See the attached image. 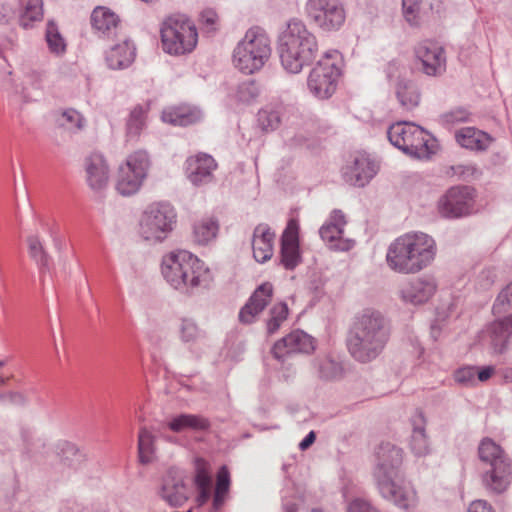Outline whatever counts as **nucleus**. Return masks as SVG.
Returning <instances> with one entry per match:
<instances>
[{
	"label": "nucleus",
	"mask_w": 512,
	"mask_h": 512,
	"mask_svg": "<svg viewBox=\"0 0 512 512\" xmlns=\"http://www.w3.org/2000/svg\"><path fill=\"white\" fill-rule=\"evenodd\" d=\"M86 182L94 191H102L109 181V166L100 153H91L85 158Z\"/></svg>",
	"instance_id": "4be33fe9"
},
{
	"label": "nucleus",
	"mask_w": 512,
	"mask_h": 512,
	"mask_svg": "<svg viewBox=\"0 0 512 512\" xmlns=\"http://www.w3.org/2000/svg\"><path fill=\"white\" fill-rule=\"evenodd\" d=\"M231 479L226 466H221L216 475V486L213 495V508L219 510L229 497Z\"/></svg>",
	"instance_id": "f704fd0d"
},
{
	"label": "nucleus",
	"mask_w": 512,
	"mask_h": 512,
	"mask_svg": "<svg viewBox=\"0 0 512 512\" xmlns=\"http://www.w3.org/2000/svg\"><path fill=\"white\" fill-rule=\"evenodd\" d=\"M271 52V42L267 34L259 27H253L237 43L232 62L240 72L251 75L264 67Z\"/></svg>",
	"instance_id": "0eeeda50"
},
{
	"label": "nucleus",
	"mask_w": 512,
	"mask_h": 512,
	"mask_svg": "<svg viewBox=\"0 0 512 512\" xmlns=\"http://www.w3.org/2000/svg\"><path fill=\"white\" fill-rule=\"evenodd\" d=\"M396 97L401 107L411 111L419 105L420 92L418 87L411 81L399 80L396 85Z\"/></svg>",
	"instance_id": "2f4dec72"
},
{
	"label": "nucleus",
	"mask_w": 512,
	"mask_h": 512,
	"mask_svg": "<svg viewBox=\"0 0 512 512\" xmlns=\"http://www.w3.org/2000/svg\"><path fill=\"white\" fill-rule=\"evenodd\" d=\"M316 434L314 431H310L306 437L299 443V449L305 451L308 449L315 441Z\"/></svg>",
	"instance_id": "0e129e2a"
},
{
	"label": "nucleus",
	"mask_w": 512,
	"mask_h": 512,
	"mask_svg": "<svg viewBox=\"0 0 512 512\" xmlns=\"http://www.w3.org/2000/svg\"><path fill=\"white\" fill-rule=\"evenodd\" d=\"M413 430L410 439V450L416 457H424L431 452L430 442L425 430V419L418 412L412 419Z\"/></svg>",
	"instance_id": "cd10ccee"
},
{
	"label": "nucleus",
	"mask_w": 512,
	"mask_h": 512,
	"mask_svg": "<svg viewBox=\"0 0 512 512\" xmlns=\"http://www.w3.org/2000/svg\"><path fill=\"white\" fill-rule=\"evenodd\" d=\"M346 223L343 212L335 209L331 212L329 219L319 229L320 237L323 241L328 243L330 248L341 251H346L351 248V241L343 239Z\"/></svg>",
	"instance_id": "6ab92c4d"
},
{
	"label": "nucleus",
	"mask_w": 512,
	"mask_h": 512,
	"mask_svg": "<svg viewBox=\"0 0 512 512\" xmlns=\"http://www.w3.org/2000/svg\"><path fill=\"white\" fill-rule=\"evenodd\" d=\"M288 306L284 302L275 304L270 310V317L267 321L268 334H274L279 330L283 322L288 317Z\"/></svg>",
	"instance_id": "79ce46f5"
},
{
	"label": "nucleus",
	"mask_w": 512,
	"mask_h": 512,
	"mask_svg": "<svg viewBox=\"0 0 512 512\" xmlns=\"http://www.w3.org/2000/svg\"><path fill=\"white\" fill-rule=\"evenodd\" d=\"M160 36L163 51L174 56L191 53L198 43L194 22L181 13L171 14L162 21Z\"/></svg>",
	"instance_id": "6e6552de"
},
{
	"label": "nucleus",
	"mask_w": 512,
	"mask_h": 512,
	"mask_svg": "<svg viewBox=\"0 0 512 512\" xmlns=\"http://www.w3.org/2000/svg\"><path fill=\"white\" fill-rule=\"evenodd\" d=\"M201 117L198 110L188 106L169 107L162 112V120L178 126H187L197 122Z\"/></svg>",
	"instance_id": "7c9ffc66"
},
{
	"label": "nucleus",
	"mask_w": 512,
	"mask_h": 512,
	"mask_svg": "<svg viewBox=\"0 0 512 512\" xmlns=\"http://www.w3.org/2000/svg\"><path fill=\"white\" fill-rule=\"evenodd\" d=\"M286 512H296V509L293 506H289L286 508Z\"/></svg>",
	"instance_id": "338daca9"
},
{
	"label": "nucleus",
	"mask_w": 512,
	"mask_h": 512,
	"mask_svg": "<svg viewBox=\"0 0 512 512\" xmlns=\"http://www.w3.org/2000/svg\"><path fill=\"white\" fill-rule=\"evenodd\" d=\"M135 56L136 48L134 44L125 39L110 48L106 54V62L111 69H125L134 62Z\"/></svg>",
	"instance_id": "a878e982"
},
{
	"label": "nucleus",
	"mask_w": 512,
	"mask_h": 512,
	"mask_svg": "<svg viewBox=\"0 0 512 512\" xmlns=\"http://www.w3.org/2000/svg\"><path fill=\"white\" fill-rule=\"evenodd\" d=\"M217 167L218 164L211 155L198 153L186 159L185 174L194 186H203L214 181Z\"/></svg>",
	"instance_id": "f3484780"
},
{
	"label": "nucleus",
	"mask_w": 512,
	"mask_h": 512,
	"mask_svg": "<svg viewBox=\"0 0 512 512\" xmlns=\"http://www.w3.org/2000/svg\"><path fill=\"white\" fill-rule=\"evenodd\" d=\"M318 376L325 380H335L342 376V365L330 356L318 357L314 360Z\"/></svg>",
	"instance_id": "e433bc0d"
},
{
	"label": "nucleus",
	"mask_w": 512,
	"mask_h": 512,
	"mask_svg": "<svg viewBox=\"0 0 512 512\" xmlns=\"http://www.w3.org/2000/svg\"><path fill=\"white\" fill-rule=\"evenodd\" d=\"M489 346L493 353L503 354L507 351L512 337V313L496 320L488 327Z\"/></svg>",
	"instance_id": "b1692460"
},
{
	"label": "nucleus",
	"mask_w": 512,
	"mask_h": 512,
	"mask_svg": "<svg viewBox=\"0 0 512 512\" xmlns=\"http://www.w3.org/2000/svg\"><path fill=\"white\" fill-rule=\"evenodd\" d=\"M257 122L263 131H273L280 125V112L272 107H265L258 112Z\"/></svg>",
	"instance_id": "a19ab883"
},
{
	"label": "nucleus",
	"mask_w": 512,
	"mask_h": 512,
	"mask_svg": "<svg viewBox=\"0 0 512 512\" xmlns=\"http://www.w3.org/2000/svg\"><path fill=\"white\" fill-rule=\"evenodd\" d=\"M311 512H323V511L320 509H312Z\"/></svg>",
	"instance_id": "774afa93"
},
{
	"label": "nucleus",
	"mask_w": 512,
	"mask_h": 512,
	"mask_svg": "<svg viewBox=\"0 0 512 512\" xmlns=\"http://www.w3.org/2000/svg\"><path fill=\"white\" fill-rule=\"evenodd\" d=\"M58 455L61 460L68 466H74L83 458V454L79 451L77 446L68 441H62L58 444Z\"/></svg>",
	"instance_id": "c03bdc74"
},
{
	"label": "nucleus",
	"mask_w": 512,
	"mask_h": 512,
	"mask_svg": "<svg viewBox=\"0 0 512 512\" xmlns=\"http://www.w3.org/2000/svg\"><path fill=\"white\" fill-rule=\"evenodd\" d=\"M415 56L421 64L419 68L428 76H439L446 70L444 49L435 42L423 41L415 47Z\"/></svg>",
	"instance_id": "dca6fc26"
},
{
	"label": "nucleus",
	"mask_w": 512,
	"mask_h": 512,
	"mask_svg": "<svg viewBox=\"0 0 512 512\" xmlns=\"http://www.w3.org/2000/svg\"><path fill=\"white\" fill-rule=\"evenodd\" d=\"M155 437L146 428L142 427L138 434V455L142 464H149L154 459Z\"/></svg>",
	"instance_id": "4c0bfd02"
},
{
	"label": "nucleus",
	"mask_w": 512,
	"mask_h": 512,
	"mask_svg": "<svg viewBox=\"0 0 512 512\" xmlns=\"http://www.w3.org/2000/svg\"><path fill=\"white\" fill-rule=\"evenodd\" d=\"M437 290L433 277L422 276L403 283L399 288V296L404 303L421 305L429 301Z\"/></svg>",
	"instance_id": "a211bd4d"
},
{
	"label": "nucleus",
	"mask_w": 512,
	"mask_h": 512,
	"mask_svg": "<svg viewBox=\"0 0 512 512\" xmlns=\"http://www.w3.org/2000/svg\"><path fill=\"white\" fill-rule=\"evenodd\" d=\"M300 262L298 243H281V264L287 269H294Z\"/></svg>",
	"instance_id": "37998d69"
},
{
	"label": "nucleus",
	"mask_w": 512,
	"mask_h": 512,
	"mask_svg": "<svg viewBox=\"0 0 512 512\" xmlns=\"http://www.w3.org/2000/svg\"><path fill=\"white\" fill-rule=\"evenodd\" d=\"M199 21L207 32H215L219 28V16L212 8L204 9L200 14Z\"/></svg>",
	"instance_id": "603ef678"
},
{
	"label": "nucleus",
	"mask_w": 512,
	"mask_h": 512,
	"mask_svg": "<svg viewBox=\"0 0 512 512\" xmlns=\"http://www.w3.org/2000/svg\"><path fill=\"white\" fill-rule=\"evenodd\" d=\"M85 122L82 114L72 108L63 110L57 119L59 126L71 132L81 131L85 126Z\"/></svg>",
	"instance_id": "ea45409f"
},
{
	"label": "nucleus",
	"mask_w": 512,
	"mask_h": 512,
	"mask_svg": "<svg viewBox=\"0 0 512 512\" xmlns=\"http://www.w3.org/2000/svg\"><path fill=\"white\" fill-rule=\"evenodd\" d=\"M43 1L27 0L19 12V24L25 29L32 28L43 20Z\"/></svg>",
	"instance_id": "72a5a7b5"
},
{
	"label": "nucleus",
	"mask_w": 512,
	"mask_h": 512,
	"mask_svg": "<svg viewBox=\"0 0 512 512\" xmlns=\"http://www.w3.org/2000/svg\"><path fill=\"white\" fill-rule=\"evenodd\" d=\"M204 336V333L191 319H182L180 324V337L185 343H195Z\"/></svg>",
	"instance_id": "a18cd8bd"
},
{
	"label": "nucleus",
	"mask_w": 512,
	"mask_h": 512,
	"mask_svg": "<svg viewBox=\"0 0 512 512\" xmlns=\"http://www.w3.org/2000/svg\"><path fill=\"white\" fill-rule=\"evenodd\" d=\"M196 501L199 506H203L211 497V486L198 487Z\"/></svg>",
	"instance_id": "680f3d73"
},
{
	"label": "nucleus",
	"mask_w": 512,
	"mask_h": 512,
	"mask_svg": "<svg viewBox=\"0 0 512 512\" xmlns=\"http://www.w3.org/2000/svg\"><path fill=\"white\" fill-rule=\"evenodd\" d=\"M377 173V165L364 153L355 155L343 172L345 181L353 186L364 187Z\"/></svg>",
	"instance_id": "aec40b11"
},
{
	"label": "nucleus",
	"mask_w": 512,
	"mask_h": 512,
	"mask_svg": "<svg viewBox=\"0 0 512 512\" xmlns=\"http://www.w3.org/2000/svg\"><path fill=\"white\" fill-rule=\"evenodd\" d=\"M404 17L411 25L418 24L420 4L418 0H402Z\"/></svg>",
	"instance_id": "864d4df0"
},
{
	"label": "nucleus",
	"mask_w": 512,
	"mask_h": 512,
	"mask_svg": "<svg viewBox=\"0 0 512 512\" xmlns=\"http://www.w3.org/2000/svg\"><path fill=\"white\" fill-rule=\"evenodd\" d=\"M390 143L405 154L427 158L432 153L430 135L420 126L407 121L392 124L387 131Z\"/></svg>",
	"instance_id": "1a4fd4ad"
},
{
	"label": "nucleus",
	"mask_w": 512,
	"mask_h": 512,
	"mask_svg": "<svg viewBox=\"0 0 512 512\" xmlns=\"http://www.w3.org/2000/svg\"><path fill=\"white\" fill-rule=\"evenodd\" d=\"M278 53L282 67L289 73H300L318 53L316 36L299 19L288 21L279 35Z\"/></svg>",
	"instance_id": "7ed1b4c3"
},
{
	"label": "nucleus",
	"mask_w": 512,
	"mask_h": 512,
	"mask_svg": "<svg viewBox=\"0 0 512 512\" xmlns=\"http://www.w3.org/2000/svg\"><path fill=\"white\" fill-rule=\"evenodd\" d=\"M468 512H495L493 507L482 499L474 500L468 507Z\"/></svg>",
	"instance_id": "bf43d9fd"
},
{
	"label": "nucleus",
	"mask_w": 512,
	"mask_h": 512,
	"mask_svg": "<svg viewBox=\"0 0 512 512\" xmlns=\"http://www.w3.org/2000/svg\"><path fill=\"white\" fill-rule=\"evenodd\" d=\"M469 112L463 108L454 109L442 115V121L448 125H454L469 120Z\"/></svg>",
	"instance_id": "5fc2aeb1"
},
{
	"label": "nucleus",
	"mask_w": 512,
	"mask_h": 512,
	"mask_svg": "<svg viewBox=\"0 0 512 512\" xmlns=\"http://www.w3.org/2000/svg\"><path fill=\"white\" fill-rule=\"evenodd\" d=\"M298 223L296 220H290L282 235L281 243H298Z\"/></svg>",
	"instance_id": "4d7b16f0"
},
{
	"label": "nucleus",
	"mask_w": 512,
	"mask_h": 512,
	"mask_svg": "<svg viewBox=\"0 0 512 512\" xmlns=\"http://www.w3.org/2000/svg\"><path fill=\"white\" fill-rule=\"evenodd\" d=\"M161 270L173 288L186 292L201 286L208 274L204 263L186 250L173 251L164 256Z\"/></svg>",
	"instance_id": "423d86ee"
},
{
	"label": "nucleus",
	"mask_w": 512,
	"mask_h": 512,
	"mask_svg": "<svg viewBox=\"0 0 512 512\" xmlns=\"http://www.w3.org/2000/svg\"><path fill=\"white\" fill-rule=\"evenodd\" d=\"M512 306V282L509 283L505 288L498 294L492 311L495 315L505 313Z\"/></svg>",
	"instance_id": "de8ad7c7"
},
{
	"label": "nucleus",
	"mask_w": 512,
	"mask_h": 512,
	"mask_svg": "<svg viewBox=\"0 0 512 512\" xmlns=\"http://www.w3.org/2000/svg\"><path fill=\"white\" fill-rule=\"evenodd\" d=\"M30 79V82L35 85L37 88L40 87L41 82V74L33 72L30 75L27 76Z\"/></svg>",
	"instance_id": "69168bd1"
},
{
	"label": "nucleus",
	"mask_w": 512,
	"mask_h": 512,
	"mask_svg": "<svg viewBox=\"0 0 512 512\" xmlns=\"http://www.w3.org/2000/svg\"><path fill=\"white\" fill-rule=\"evenodd\" d=\"M273 296V285L269 282L262 283L252 293L246 304L239 312V321L243 324H251L256 317L266 308Z\"/></svg>",
	"instance_id": "412c9836"
},
{
	"label": "nucleus",
	"mask_w": 512,
	"mask_h": 512,
	"mask_svg": "<svg viewBox=\"0 0 512 512\" xmlns=\"http://www.w3.org/2000/svg\"><path fill=\"white\" fill-rule=\"evenodd\" d=\"M177 213L172 205L165 202L150 205L140 221V233L145 240L162 242L173 231Z\"/></svg>",
	"instance_id": "9b49d317"
},
{
	"label": "nucleus",
	"mask_w": 512,
	"mask_h": 512,
	"mask_svg": "<svg viewBox=\"0 0 512 512\" xmlns=\"http://www.w3.org/2000/svg\"><path fill=\"white\" fill-rule=\"evenodd\" d=\"M455 138L461 147L475 151L486 150L493 140L489 134L474 127L459 129L455 133Z\"/></svg>",
	"instance_id": "bb28decb"
},
{
	"label": "nucleus",
	"mask_w": 512,
	"mask_h": 512,
	"mask_svg": "<svg viewBox=\"0 0 512 512\" xmlns=\"http://www.w3.org/2000/svg\"><path fill=\"white\" fill-rule=\"evenodd\" d=\"M481 463L480 480L489 495H500L508 490L512 482V460L505 450L489 437L478 445Z\"/></svg>",
	"instance_id": "39448f33"
},
{
	"label": "nucleus",
	"mask_w": 512,
	"mask_h": 512,
	"mask_svg": "<svg viewBox=\"0 0 512 512\" xmlns=\"http://www.w3.org/2000/svg\"><path fill=\"white\" fill-rule=\"evenodd\" d=\"M46 41L50 50L54 53H62L65 51V42L60 35L56 24L53 21H49L46 27Z\"/></svg>",
	"instance_id": "49530a36"
},
{
	"label": "nucleus",
	"mask_w": 512,
	"mask_h": 512,
	"mask_svg": "<svg viewBox=\"0 0 512 512\" xmlns=\"http://www.w3.org/2000/svg\"><path fill=\"white\" fill-rule=\"evenodd\" d=\"M147 111V107L137 105L130 112L126 123V134L129 139H136L141 134L145 127Z\"/></svg>",
	"instance_id": "58836bf2"
},
{
	"label": "nucleus",
	"mask_w": 512,
	"mask_h": 512,
	"mask_svg": "<svg viewBox=\"0 0 512 512\" xmlns=\"http://www.w3.org/2000/svg\"><path fill=\"white\" fill-rule=\"evenodd\" d=\"M494 373V367L486 366L481 368L479 371H476L477 380L481 382H485L491 378Z\"/></svg>",
	"instance_id": "e2e57ef3"
},
{
	"label": "nucleus",
	"mask_w": 512,
	"mask_h": 512,
	"mask_svg": "<svg viewBox=\"0 0 512 512\" xmlns=\"http://www.w3.org/2000/svg\"><path fill=\"white\" fill-rule=\"evenodd\" d=\"M20 437L23 443V450L26 453L32 452L35 446L33 431L30 428L22 427L20 430Z\"/></svg>",
	"instance_id": "13d9d810"
},
{
	"label": "nucleus",
	"mask_w": 512,
	"mask_h": 512,
	"mask_svg": "<svg viewBox=\"0 0 512 512\" xmlns=\"http://www.w3.org/2000/svg\"><path fill=\"white\" fill-rule=\"evenodd\" d=\"M275 233L264 223L257 225L252 236L253 257L259 263H265L273 255Z\"/></svg>",
	"instance_id": "5701e85b"
},
{
	"label": "nucleus",
	"mask_w": 512,
	"mask_h": 512,
	"mask_svg": "<svg viewBox=\"0 0 512 512\" xmlns=\"http://www.w3.org/2000/svg\"><path fill=\"white\" fill-rule=\"evenodd\" d=\"M0 403L22 406L26 403L24 394L15 391L0 393Z\"/></svg>",
	"instance_id": "6e6d98bb"
},
{
	"label": "nucleus",
	"mask_w": 512,
	"mask_h": 512,
	"mask_svg": "<svg viewBox=\"0 0 512 512\" xmlns=\"http://www.w3.org/2000/svg\"><path fill=\"white\" fill-rule=\"evenodd\" d=\"M453 377L456 383L465 387H473L477 383L476 369L471 366L457 369Z\"/></svg>",
	"instance_id": "8fccbe9b"
},
{
	"label": "nucleus",
	"mask_w": 512,
	"mask_h": 512,
	"mask_svg": "<svg viewBox=\"0 0 512 512\" xmlns=\"http://www.w3.org/2000/svg\"><path fill=\"white\" fill-rule=\"evenodd\" d=\"M390 338V327L378 311L365 310L356 317L347 347L350 355L358 362L368 363L384 350Z\"/></svg>",
	"instance_id": "f03ea898"
},
{
	"label": "nucleus",
	"mask_w": 512,
	"mask_h": 512,
	"mask_svg": "<svg viewBox=\"0 0 512 512\" xmlns=\"http://www.w3.org/2000/svg\"><path fill=\"white\" fill-rule=\"evenodd\" d=\"M340 63V53L337 50H329L311 70L307 85L315 97L327 99L335 92L341 75Z\"/></svg>",
	"instance_id": "9d476101"
},
{
	"label": "nucleus",
	"mask_w": 512,
	"mask_h": 512,
	"mask_svg": "<svg viewBox=\"0 0 512 512\" xmlns=\"http://www.w3.org/2000/svg\"><path fill=\"white\" fill-rule=\"evenodd\" d=\"M315 349V340L312 336L302 330H293L283 338L276 341L271 349V353L278 361L294 354H308Z\"/></svg>",
	"instance_id": "2eb2a0df"
},
{
	"label": "nucleus",
	"mask_w": 512,
	"mask_h": 512,
	"mask_svg": "<svg viewBox=\"0 0 512 512\" xmlns=\"http://www.w3.org/2000/svg\"><path fill=\"white\" fill-rule=\"evenodd\" d=\"M218 229V223L213 218H203L193 226L194 241L205 245L216 237Z\"/></svg>",
	"instance_id": "c9c22d12"
},
{
	"label": "nucleus",
	"mask_w": 512,
	"mask_h": 512,
	"mask_svg": "<svg viewBox=\"0 0 512 512\" xmlns=\"http://www.w3.org/2000/svg\"><path fill=\"white\" fill-rule=\"evenodd\" d=\"M403 450L391 443H382L376 450L373 476L380 494L402 509L414 504V491L403 486Z\"/></svg>",
	"instance_id": "f257e3e1"
},
{
	"label": "nucleus",
	"mask_w": 512,
	"mask_h": 512,
	"mask_svg": "<svg viewBox=\"0 0 512 512\" xmlns=\"http://www.w3.org/2000/svg\"><path fill=\"white\" fill-rule=\"evenodd\" d=\"M194 483L196 488L212 485L209 464L203 459L196 461Z\"/></svg>",
	"instance_id": "09e8293b"
},
{
	"label": "nucleus",
	"mask_w": 512,
	"mask_h": 512,
	"mask_svg": "<svg viewBox=\"0 0 512 512\" xmlns=\"http://www.w3.org/2000/svg\"><path fill=\"white\" fill-rule=\"evenodd\" d=\"M348 512H376L368 502L355 499L348 507Z\"/></svg>",
	"instance_id": "052dcab7"
},
{
	"label": "nucleus",
	"mask_w": 512,
	"mask_h": 512,
	"mask_svg": "<svg viewBox=\"0 0 512 512\" xmlns=\"http://www.w3.org/2000/svg\"><path fill=\"white\" fill-rule=\"evenodd\" d=\"M150 165L149 156L144 150H138L128 155L118 170L117 191L123 196H130L138 192L147 177Z\"/></svg>",
	"instance_id": "f8f14e48"
},
{
	"label": "nucleus",
	"mask_w": 512,
	"mask_h": 512,
	"mask_svg": "<svg viewBox=\"0 0 512 512\" xmlns=\"http://www.w3.org/2000/svg\"><path fill=\"white\" fill-rule=\"evenodd\" d=\"M158 495L171 507H180L187 500L185 484L182 478L176 477L171 473L163 477Z\"/></svg>",
	"instance_id": "393cba45"
},
{
	"label": "nucleus",
	"mask_w": 512,
	"mask_h": 512,
	"mask_svg": "<svg viewBox=\"0 0 512 512\" xmlns=\"http://www.w3.org/2000/svg\"><path fill=\"white\" fill-rule=\"evenodd\" d=\"M210 423L208 419L193 414H181L174 417L169 423L168 427L173 432H182L186 429L194 430V431H203L208 429Z\"/></svg>",
	"instance_id": "473e14b6"
},
{
	"label": "nucleus",
	"mask_w": 512,
	"mask_h": 512,
	"mask_svg": "<svg viewBox=\"0 0 512 512\" xmlns=\"http://www.w3.org/2000/svg\"><path fill=\"white\" fill-rule=\"evenodd\" d=\"M26 243L28 255L37 265L40 274L49 271L51 257L46 251L43 241L40 239V236L37 233L31 234L27 236Z\"/></svg>",
	"instance_id": "c756f323"
},
{
	"label": "nucleus",
	"mask_w": 512,
	"mask_h": 512,
	"mask_svg": "<svg viewBox=\"0 0 512 512\" xmlns=\"http://www.w3.org/2000/svg\"><path fill=\"white\" fill-rule=\"evenodd\" d=\"M475 190L469 186H453L437 203L439 214L448 219H457L474 212Z\"/></svg>",
	"instance_id": "4468645a"
},
{
	"label": "nucleus",
	"mask_w": 512,
	"mask_h": 512,
	"mask_svg": "<svg viewBox=\"0 0 512 512\" xmlns=\"http://www.w3.org/2000/svg\"><path fill=\"white\" fill-rule=\"evenodd\" d=\"M259 95V87L253 80L242 82L237 89V97L242 102H251Z\"/></svg>",
	"instance_id": "3c124183"
},
{
	"label": "nucleus",
	"mask_w": 512,
	"mask_h": 512,
	"mask_svg": "<svg viewBox=\"0 0 512 512\" xmlns=\"http://www.w3.org/2000/svg\"><path fill=\"white\" fill-rule=\"evenodd\" d=\"M93 28L100 37L111 38L116 36L119 19L115 13L105 7H97L91 14Z\"/></svg>",
	"instance_id": "c85d7f7f"
},
{
	"label": "nucleus",
	"mask_w": 512,
	"mask_h": 512,
	"mask_svg": "<svg viewBox=\"0 0 512 512\" xmlns=\"http://www.w3.org/2000/svg\"><path fill=\"white\" fill-rule=\"evenodd\" d=\"M436 255L434 239L422 232L398 237L388 248L389 267L399 273L414 274L429 266Z\"/></svg>",
	"instance_id": "20e7f679"
},
{
	"label": "nucleus",
	"mask_w": 512,
	"mask_h": 512,
	"mask_svg": "<svg viewBox=\"0 0 512 512\" xmlns=\"http://www.w3.org/2000/svg\"><path fill=\"white\" fill-rule=\"evenodd\" d=\"M307 17L319 29L331 32L339 30L346 19V12L339 0H307Z\"/></svg>",
	"instance_id": "ddd939ff"
}]
</instances>
